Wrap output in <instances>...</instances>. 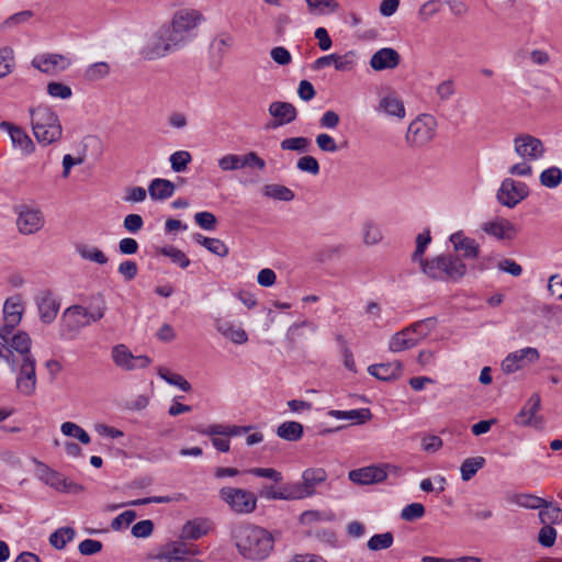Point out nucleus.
I'll return each mask as SVG.
<instances>
[{"label":"nucleus","instance_id":"nucleus-1","mask_svg":"<svg viewBox=\"0 0 562 562\" xmlns=\"http://www.w3.org/2000/svg\"><path fill=\"white\" fill-rule=\"evenodd\" d=\"M234 539L238 552L243 558L250 561L266 560L274 548L272 533L251 524H243L236 527Z\"/></svg>","mask_w":562,"mask_h":562},{"label":"nucleus","instance_id":"nucleus-2","mask_svg":"<svg viewBox=\"0 0 562 562\" xmlns=\"http://www.w3.org/2000/svg\"><path fill=\"white\" fill-rule=\"evenodd\" d=\"M105 311L106 306L103 300L89 308L81 305L67 307L60 318V336L74 339L82 328L103 318Z\"/></svg>","mask_w":562,"mask_h":562},{"label":"nucleus","instance_id":"nucleus-3","mask_svg":"<svg viewBox=\"0 0 562 562\" xmlns=\"http://www.w3.org/2000/svg\"><path fill=\"white\" fill-rule=\"evenodd\" d=\"M31 125L36 140L44 145H50L60 139L63 127L57 113L49 106L40 104L29 109Z\"/></svg>","mask_w":562,"mask_h":562},{"label":"nucleus","instance_id":"nucleus-4","mask_svg":"<svg viewBox=\"0 0 562 562\" xmlns=\"http://www.w3.org/2000/svg\"><path fill=\"white\" fill-rule=\"evenodd\" d=\"M423 272L435 280H460L467 273L465 263L458 257L441 255L431 260L420 259Z\"/></svg>","mask_w":562,"mask_h":562},{"label":"nucleus","instance_id":"nucleus-5","mask_svg":"<svg viewBox=\"0 0 562 562\" xmlns=\"http://www.w3.org/2000/svg\"><path fill=\"white\" fill-rule=\"evenodd\" d=\"M437 121L430 114H419L414 119L406 131L405 142L409 148H423L436 136Z\"/></svg>","mask_w":562,"mask_h":562},{"label":"nucleus","instance_id":"nucleus-6","mask_svg":"<svg viewBox=\"0 0 562 562\" xmlns=\"http://www.w3.org/2000/svg\"><path fill=\"white\" fill-rule=\"evenodd\" d=\"M178 41L168 25L165 24L146 43L142 49V55L147 60L162 58L182 47Z\"/></svg>","mask_w":562,"mask_h":562},{"label":"nucleus","instance_id":"nucleus-7","mask_svg":"<svg viewBox=\"0 0 562 562\" xmlns=\"http://www.w3.org/2000/svg\"><path fill=\"white\" fill-rule=\"evenodd\" d=\"M218 496L234 514L248 515L257 509L258 498L248 490L224 486L218 491Z\"/></svg>","mask_w":562,"mask_h":562},{"label":"nucleus","instance_id":"nucleus-8","mask_svg":"<svg viewBox=\"0 0 562 562\" xmlns=\"http://www.w3.org/2000/svg\"><path fill=\"white\" fill-rule=\"evenodd\" d=\"M203 15L196 10L182 9L175 13L167 24L178 43L183 47L192 37V32L202 22Z\"/></svg>","mask_w":562,"mask_h":562},{"label":"nucleus","instance_id":"nucleus-9","mask_svg":"<svg viewBox=\"0 0 562 562\" xmlns=\"http://www.w3.org/2000/svg\"><path fill=\"white\" fill-rule=\"evenodd\" d=\"M11 371L16 374V390L24 396H31L36 390V360L27 357L15 363H9Z\"/></svg>","mask_w":562,"mask_h":562},{"label":"nucleus","instance_id":"nucleus-10","mask_svg":"<svg viewBox=\"0 0 562 562\" xmlns=\"http://www.w3.org/2000/svg\"><path fill=\"white\" fill-rule=\"evenodd\" d=\"M529 195V188L525 182L513 178H505L496 193L497 201L509 209H514Z\"/></svg>","mask_w":562,"mask_h":562},{"label":"nucleus","instance_id":"nucleus-11","mask_svg":"<svg viewBox=\"0 0 562 562\" xmlns=\"http://www.w3.org/2000/svg\"><path fill=\"white\" fill-rule=\"evenodd\" d=\"M513 144L515 153L521 160L536 161L546 153L542 140L530 134H518Z\"/></svg>","mask_w":562,"mask_h":562},{"label":"nucleus","instance_id":"nucleus-12","mask_svg":"<svg viewBox=\"0 0 562 562\" xmlns=\"http://www.w3.org/2000/svg\"><path fill=\"white\" fill-rule=\"evenodd\" d=\"M23 311L20 296L15 295L5 300L3 305L4 324L0 327V338L2 341H7L15 326L20 324Z\"/></svg>","mask_w":562,"mask_h":562},{"label":"nucleus","instance_id":"nucleus-13","mask_svg":"<svg viewBox=\"0 0 562 562\" xmlns=\"http://www.w3.org/2000/svg\"><path fill=\"white\" fill-rule=\"evenodd\" d=\"M7 347L5 361L8 363H18L20 360L33 357L31 353V337L25 331H18L12 337L9 336L4 341Z\"/></svg>","mask_w":562,"mask_h":562},{"label":"nucleus","instance_id":"nucleus-14","mask_svg":"<svg viewBox=\"0 0 562 562\" xmlns=\"http://www.w3.org/2000/svg\"><path fill=\"white\" fill-rule=\"evenodd\" d=\"M540 353L537 348L526 347L509 353L502 362V370L507 373H514L527 364L539 360Z\"/></svg>","mask_w":562,"mask_h":562},{"label":"nucleus","instance_id":"nucleus-15","mask_svg":"<svg viewBox=\"0 0 562 562\" xmlns=\"http://www.w3.org/2000/svg\"><path fill=\"white\" fill-rule=\"evenodd\" d=\"M391 468L389 463L363 467L351 470L348 477L352 483L359 485L381 483L387 477V469Z\"/></svg>","mask_w":562,"mask_h":562},{"label":"nucleus","instance_id":"nucleus-16","mask_svg":"<svg viewBox=\"0 0 562 562\" xmlns=\"http://www.w3.org/2000/svg\"><path fill=\"white\" fill-rule=\"evenodd\" d=\"M16 213V226L23 235L35 234L44 226V216L38 209L22 205L18 207Z\"/></svg>","mask_w":562,"mask_h":562},{"label":"nucleus","instance_id":"nucleus-17","mask_svg":"<svg viewBox=\"0 0 562 562\" xmlns=\"http://www.w3.org/2000/svg\"><path fill=\"white\" fill-rule=\"evenodd\" d=\"M540 407V395L535 393L530 396L520 412L515 416V423L520 426H532L537 429H541L543 426V417L537 415Z\"/></svg>","mask_w":562,"mask_h":562},{"label":"nucleus","instance_id":"nucleus-18","mask_svg":"<svg viewBox=\"0 0 562 562\" xmlns=\"http://www.w3.org/2000/svg\"><path fill=\"white\" fill-rule=\"evenodd\" d=\"M36 474L43 483L58 492H70L72 487L77 486L72 482H68L61 473L53 470L43 462H37Z\"/></svg>","mask_w":562,"mask_h":562},{"label":"nucleus","instance_id":"nucleus-19","mask_svg":"<svg viewBox=\"0 0 562 562\" xmlns=\"http://www.w3.org/2000/svg\"><path fill=\"white\" fill-rule=\"evenodd\" d=\"M32 66L45 74L66 70L70 61L60 54H44L33 58Z\"/></svg>","mask_w":562,"mask_h":562},{"label":"nucleus","instance_id":"nucleus-20","mask_svg":"<svg viewBox=\"0 0 562 562\" xmlns=\"http://www.w3.org/2000/svg\"><path fill=\"white\" fill-rule=\"evenodd\" d=\"M35 301L41 321L45 324L53 323L60 306L53 293L49 290H43L38 293Z\"/></svg>","mask_w":562,"mask_h":562},{"label":"nucleus","instance_id":"nucleus-21","mask_svg":"<svg viewBox=\"0 0 562 562\" xmlns=\"http://www.w3.org/2000/svg\"><path fill=\"white\" fill-rule=\"evenodd\" d=\"M482 229L484 233L498 240H512L517 235V228L515 225L503 217L484 223L482 225Z\"/></svg>","mask_w":562,"mask_h":562},{"label":"nucleus","instance_id":"nucleus-22","mask_svg":"<svg viewBox=\"0 0 562 562\" xmlns=\"http://www.w3.org/2000/svg\"><path fill=\"white\" fill-rule=\"evenodd\" d=\"M252 429V426H237V425H222V424H213L207 427L203 425H196L192 428L195 432L203 436H225V437H235L247 434Z\"/></svg>","mask_w":562,"mask_h":562},{"label":"nucleus","instance_id":"nucleus-23","mask_svg":"<svg viewBox=\"0 0 562 562\" xmlns=\"http://www.w3.org/2000/svg\"><path fill=\"white\" fill-rule=\"evenodd\" d=\"M269 114L274 119L273 127L290 124L296 120L297 111L290 102L274 101L269 105Z\"/></svg>","mask_w":562,"mask_h":562},{"label":"nucleus","instance_id":"nucleus-24","mask_svg":"<svg viewBox=\"0 0 562 562\" xmlns=\"http://www.w3.org/2000/svg\"><path fill=\"white\" fill-rule=\"evenodd\" d=\"M400 54L391 47H384L376 50L370 59V66L376 71L394 69L400 65Z\"/></svg>","mask_w":562,"mask_h":562},{"label":"nucleus","instance_id":"nucleus-25","mask_svg":"<svg viewBox=\"0 0 562 562\" xmlns=\"http://www.w3.org/2000/svg\"><path fill=\"white\" fill-rule=\"evenodd\" d=\"M0 128L8 132L15 148H20L25 154L34 151L35 146L33 140L21 127L4 121L0 123Z\"/></svg>","mask_w":562,"mask_h":562},{"label":"nucleus","instance_id":"nucleus-26","mask_svg":"<svg viewBox=\"0 0 562 562\" xmlns=\"http://www.w3.org/2000/svg\"><path fill=\"white\" fill-rule=\"evenodd\" d=\"M376 111L398 120L404 119L406 115L403 101L394 92H390L380 99Z\"/></svg>","mask_w":562,"mask_h":562},{"label":"nucleus","instance_id":"nucleus-27","mask_svg":"<svg viewBox=\"0 0 562 562\" xmlns=\"http://www.w3.org/2000/svg\"><path fill=\"white\" fill-rule=\"evenodd\" d=\"M327 480V472L322 468H310L302 473V487L307 497L316 493L317 486Z\"/></svg>","mask_w":562,"mask_h":562},{"label":"nucleus","instance_id":"nucleus-28","mask_svg":"<svg viewBox=\"0 0 562 562\" xmlns=\"http://www.w3.org/2000/svg\"><path fill=\"white\" fill-rule=\"evenodd\" d=\"M403 366L400 361L371 364L368 372L381 381L396 380L402 375Z\"/></svg>","mask_w":562,"mask_h":562},{"label":"nucleus","instance_id":"nucleus-29","mask_svg":"<svg viewBox=\"0 0 562 562\" xmlns=\"http://www.w3.org/2000/svg\"><path fill=\"white\" fill-rule=\"evenodd\" d=\"M450 241L453 244V248L457 251H462L464 258H476L480 252L479 243L470 237H467L463 232L453 233L450 236Z\"/></svg>","mask_w":562,"mask_h":562},{"label":"nucleus","instance_id":"nucleus-30","mask_svg":"<svg viewBox=\"0 0 562 562\" xmlns=\"http://www.w3.org/2000/svg\"><path fill=\"white\" fill-rule=\"evenodd\" d=\"M214 326L222 336L234 344L243 345L248 340L247 333L240 326H236L228 321L217 318L215 319Z\"/></svg>","mask_w":562,"mask_h":562},{"label":"nucleus","instance_id":"nucleus-31","mask_svg":"<svg viewBox=\"0 0 562 562\" xmlns=\"http://www.w3.org/2000/svg\"><path fill=\"white\" fill-rule=\"evenodd\" d=\"M419 342V338H415L407 327L394 334L389 342L391 352H401L415 347Z\"/></svg>","mask_w":562,"mask_h":562},{"label":"nucleus","instance_id":"nucleus-32","mask_svg":"<svg viewBox=\"0 0 562 562\" xmlns=\"http://www.w3.org/2000/svg\"><path fill=\"white\" fill-rule=\"evenodd\" d=\"M210 530V521L203 518H195L187 521L181 530V539L198 540Z\"/></svg>","mask_w":562,"mask_h":562},{"label":"nucleus","instance_id":"nucleus-33","mask_svg":"<svg viewBox=\"0 0 562 562\" xmlns=\"http://www.w3.org/2000/svg\"><path fill=\"white\" fill-rule=\"evenodd\" d=\"M327 414L328 416L334 417L336 419L350 420L352 424L356 425L364 424L372 417V414L369 408H358L351 411L330 409Z\"/></svg>","mask_w":562,"mask_h":562},{"label":"nucleus","instance_id":"nucleus-34","mask_svg":"<svg viewBox=\"0 0 562 562\" xmlns=\"http://www.w3.org/2000/svg\"><path fill=\"white\" fill-rule=\"evenodd\" d=\"M175 184L167 179L156 178L148 186V193L153 200H166L173 195Z\"/></svg>","mask_w":562,"mask_h":562},{"label":"nucleus","instance_id":"nucleus-35","mask_svg":"<svg viewBox=\"0 0 562 562\" xmlns=\"http://www.w3.org/2000/svg\"><path fill=\"white\" fill-rule=\"evenodd\" d=\"M304 432L303 425L299 422H284L277 428V435L288 441H297Z\"/></svg>","mask_w":562,"mask_h":562},{"label":"nucleus","instance_id":"nucleus-36","mask_svg":"<svg viewBox=\"0 0 562 562\" xmlns=\"http://www.w3.org/2000/svg\"><path fill=\"white\" fill-rule=\"evenodd\" d=\"M194 240L205 247L210 252L224 258L228 255V247L218 238L205 237L201 234L193 236Z\"/></svg>","mask_w":562,"mask_h":562},{"label":"nucleus","instance_id":"nucleus-37","mask_svg":"<svg viewBox=\"0 0 562 562\" xmlns=\"http://www.w3.org/2000/svg\"><path fill=\"white\" fill-rule=\"evenodd\" d=\"M112 360L116 367L126 371H133V353L125 345L120 344L112 348Z\"/></svg>","mask_w":562,"mask_h":562},{"label":"nucleus","instance_id":"nucleus-38","mask_svg":"<svg viewBox=\"0 0 562 562\" xmlns=\"http://www.w3.org/2000/svg\"><path fill=\"white\" fill-rule=\"evenodd\" d=\"M509 502L529 509H540L547 505L546 499L527 493L514 494Z\"/></svg>","mask_w":562,"mask_h":562},{"label":"nucleus","instance_id":"nucleus-39","mask_svg":"<svg viewBox=\"0 0 562 562\" xmlns=\"http://www.w3.org/2000/svg\"><path fill=\"white\" fill-rule=\"evenodd\" d=\"M76 251L85 260H89L99 265H105L108 262V257L105 254L97 247H91L86 244H77Z\"/></svg>","mask_w":562,"mask_h":562},{"label":"nucleus","instance_id":"nucleus-40","mask_svg":"<svg viewBox=\"0 0 562 562\" xmlns=\"http://www.w3.org/2000/svg\"><path fill=\"white\" fill-rule=\"evenodd\" d=\"M308 12L313 15H321L338 11L339 3L336 0H305Z\"/></svg>","mask_w":562,"mask_h":562},{"label":"nucleus","instance_id":"nucleus-41","mask_svg":"<svg viewBox=\"0 0 562 562\" xmlns=\"http://www.w3.org/2000/svg\"><path fill=\"white\" fill-rule=\"evenodd\" d=\"M157 373L168 384L175 385L183 392H189L191 390V384L181 374L172 373L164 367H159L157 369Z\"/></svg>","mask_w":562,"mask_h":562},{"label":"nucleus","instance_id":"nucleus-42","mask_svg":"<svg viewBox=\"0 0 562 562\" xmlns=\"http://www.w3.org/2000/svg\"><path fill=\"white\" fill-rule=\"evenodd\" d=\"M75 530L71 527H63L54 531L49 537V543L57 550H61L75 538Z\"/></svg>","mask_w":562,"mask_h":562},{"label":"nucleus","instance_id":"nucleus-43","mask_svg":"<svg viewBox=\"0 0 562 562\" xmlns=\"http://www.w3.org/2000/svg\"><path fill=\"white\" fill-rule=\"evenodd\" d=\"M485 462L486 461L483 457L465 459L460 467L462 480H471L476 474V472L484 467Z\"/></svg>","mask_w":562,"mask_h":562},{"label":"nucleus","instance_id":"nucleus-44","mask_svg":"<svg viewBox=\"0 0 562 562\" xmlns=\"http://www.w3.org/2000/svg\"><path fill=\"white\" fill-rule=\"evenodd\" d=\"M437 325V318L435 317H428L418 322L413 323L412 325L407 326L412 335L415 336V338H419V341L424 338H426L429 333L436 327Z\"/></svg>","mask_w":562,"mask_h":562},{"label":"nucleus","instance_id":"nucleus-45","mask_svg":"<svg viewBox=\"0 0 562 562\" xmlns=\"http://www.w3.org/2000/svg\"><path fill=\"white\" fill-rule=\"evenodd\" d=\"M263 193L268 198H272L279 201H292L294 199V192L282 184H267L263 188Z\"/></svg>","mask_w":562,"mask_h":562},{"label":"nucleus","instance_id":"nucleus-46","mask_svg":"<svg viewBox=\"0 0 562 562\" xmlns=\"http://www.w3.org/2000/svg\"><path fill=\"white\" fill-rule=\"evenodd\" d=\"M539 519L543 525L561 524L562 509L560 507L552 506V504L547 501V505L540 508Z\"/></svg>","mask_w":562,"mask_h":562},{"label":"nucleus","instance_id":"nucleus-47","mask_svg":"<svg viewBox=\"0 0 562 562\" xmlns=\"http://www.w3.org/2000/svg\"><path fill=\"white\" fill-rule=\"evenodd\" d=\"M362 237L363 243L367 246H373L382 240L383 235L379 225L371 221H368L362 226Z\"/></svg>","mask_w":562,"mask_h":562},{"label":"nucleus","instance_id":"nucleus-48","mask_svg":"<svg viewBox=\"0 0 562 562\" xmlns=\"http://www.w3.org/2000/svg\"><path fill=\"white\" fill-rule=\"evenodd\" d=\"M60 430L65 436L75 437L83 445H88L91 441L89 434L82 427L75 423H63L60 426Z\"/></svg>","mask_w":562,"mask_h":562},{"label":"nucleus","instance_id":"nucleus-49","mask_svg":"<svg viewBox=\"0 0 562 562\" xmlns=\"http://www.w3.org/2000/svg\"><path fill=\"white\" fill-rule=\"evenodd\" d=\"M281 501H300L307 498L301 482L286 483L280 486Z\"/></svg>","mask_w":562,"mask_h":562},{"label":"nucleus","instance_id":"nucleus-50","mask_svg":"<svg viewBox=\"0 0 562 562\" xmlns=\"http://www.w3.org/2000/svg\"><path fill=\"white\" fill-rule=\"evenodd\" d=\"M540 183L549 189L557 188L562 182V170L559 167L544 169L539 177Z\"/></svg>","mask_w":562,"mask_h":562},{"label":"nucleus","instance_id":"nucleus-51","mask_svg":"<svg viewBox=\"0 0 562 562\" xmlns=\"http://www.w3.org/2000/svg\"><path fill=\"white\" fill-rule=\"evenodd\" d=\"M283 150L307 153L311 147V139L304 136L285 138L280 144Z\"/></svg>","mask_w":562,"mask_h":562},{"label":"nucleus","instance_id":"nucleus-52","mask_svg":"<svg viewBox=\"0 0 562 562\" xmlns=\"http://www.w3.org/2000/svg\"><path fill=\"white\" fill-rule=\"evenodd\" d=\"M394 541L392 532L376 533L368 540V549L371 551H379L389 549Z\"/></svg>","mask_w":562,"mask_h":562},{"label":"nucleus","instance_id":"nucleus-53","mask_svg":"<svg viewBox=\"0 0 562 562\" xmlns=\"http://www.w3.org/2000/svg\"><path fill=\"white\" fill-rule=\"evenodd\" d=\"M110 74V66L105 61H98L90 65L85 71L88 81H98Z\"/></svg>","mask_w":562,"mask_h":562},{"label":"nucleus","instance_id":"nucleus-54","mask_svg":"<svg viewBox=\"0 0 562 562\" xmlns=\"http://www.w3.org/2000/svg\"><path fill=\"white\" fill-rule=\"evenodd\" d=\"M160 254L166 257H169L175 265L179 266L182 269L189 267L190 265V259L187 257V255L182 250L173 246L162 247L160 249Z\"/></svg>","mask_w":562,"mask_h":562},{"label":"nucleus","instance_id":"nucleus-55","mask_svg":"<svg viewBox=\"0 0 562 562\" xmlns=\"http://www.w3.org/2000/svg\"><path fill=\"white\" fill-rule=\"evenodd\" d=\"M172 561H178L181 558H184L188 554H194L198 551L189 549L187 544L182 541H175L171 544L167 546L164 551Z\"/></svg>","mask_w":562,"mask_h":562},{"label":"nucleus","instance_id":"nucleus-56","mask_svg":"<svg viewBox=\"0 0 562 562\" xmlns=\"http://www.w3.org/2000/svg\"><path fill=\"white\" fill-rule=\"evenodd\" d=\"M192 156L187 150H178L170 155L169 161L175 172H182L191 162Z\"/></svg>","mask_w":562,"mask_h":562},{"label":"nucleus","instance_id":"nucleus-57","mask_svg":"<svg viewBox=\"0 0 562 562\" xmlns=\"http://www.w3.org/2000/svg\"><path fill=\"white\" fill-rule=\"evenodd\" d=\"M357 64V55L353 50H349L344 55H336L334 67L337 71H350Z\"/></svg>","mask_w":562,"mask_h":562},{"label":"nucleus","instance_id":"nucleus-58","mask_svg":"<svg viewBox=\"0 0 562 562\" xmlns=\"http://www.w3.org/2000/svg\"><path fill=\"white\" fill-rule=\"evenodd\" d=\"M425 506L420 503H412L406 505L401 512V518L404 521H415L425 516Z\"/></svg>","mask_w":562,"mask_h":562},{"label":"nucleus","instance_id":"nucleus-59","mask_svg":"<svg viewBox=\"0 0 562 562\" xmlns=\"http://www.w3.org/2000/svg\"><path fill=\"white\" fill-rule=\"evenodd\" d=\"M14 57L13 50L9 47L0 49V78L8 76L13 68Z\"/></svg>","mask_w":562,"mask_h":562},{"label":"nucleus","instance_id":"nucleus-60","mask_svg":"<svg viewBox=\"0 0 562 562\" xmlns=\"http://www.w3.org/2000/svg\"><path fill=\"white\" fill-rule=\"evenodd\" d=\"M296 168L302 172H307L313 176L318 175L321 169L317 159L310 155L299 158Z\"/></svg>","mask_w":562,"mask_h":562},{"label":"nucleus","instance_id":"nucleus-61","mask_svg":"<svg viewBox=\"0 0 562 562\" xmlns=\"http://www.w3.org/2000/svg\"><path fill=\"white\" fill-rule=\"evenodd\" d=\"M218 167L223 171H233L243 168L241 155L228 154L218 159Z\"/></svg>","mask_w":562,"mask_h":562},{"label":"nucleus","instance_id":"nucleus-62","mask_svg":"<svg viewBox=\"0 0 562 562\" xmlns=\"http://www.w3.org/2000/svg\"><path fill=\"white\" fill-rule=\"evenodd\" d=\"M194 221L202 229L205 231H214L217 224L216 216L207 211L195 213Z\"/></svg>","mask_w":562,"mask_h":562},{"label":"nucleus","instance_id":"nucleus-63","mask_svg":"<svg viewBox=\"0 0 562 562\" xmlns=\"http://www.w3.org/2000/svg\"><path fill=\"white\" fill-rule=\"evenodd\" d=\"M47 92L50 97L59 99H68L72 94L71 88L69 86L56 81L49 82L47 85Z\"/></svg>","mask_w":562,"mask_h":562},{"label":"nucleus","instance_id":"nucleus-64","mask_svg":"<svg viewBox=\"0 0 562 562\" xmlns=\"http://www.w3.org/2000/svg\"><path fill=\"white\" fill-rule=\"evenodd\" d=\"M555 539L557 530L550 525H544L538 533L539 543L546 548L552 547L555 542Z\"/></svg>","mask_w":562,"mask_h":562}]
</instances>
